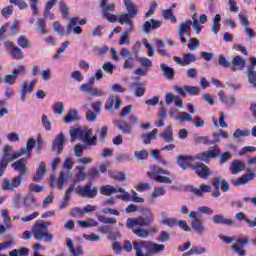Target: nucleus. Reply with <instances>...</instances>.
Returning <instances> with one entry per match:
<instances>
[{
  "label": "nucleus",
  "instance_id": "f257e3e1",
  "mask_svg": "<svg viewBox=\"0 0 256 256\" xmlns=\"http://www.w3.org/2000/svg\"><path fill=\"white\" fill-rule=\"evenodd\" d=\"M143 215L136 218H127L126 227L131 229L132 233L140 239H149L151 232L145 227H149L153 221H155V215L151 212V209L145 207L142 208Z\"/></svg>",
  "mask_w": 256,
  "mask_h": 256
},
{
  "label": "nucleus",
  "instance_id": "f03ea898",
  "mask_svg": "<svg viewBox=\"0 0 256 256\" xmlns=\"http://www.w3.org/2000/svg\"><path fill=\"white\" fill-rule=\"evenodd\" d=\"M135 256H153L155 253L165 251V245L153 243L147 240L133 241Z\"/></svg>",
  "mask_w": 256,
  "mask_h": 256
},
{
  "label": "nucleus",
  "instance_id": "7ed1b4c3",
  "mask_svg": "<svg viewBox=\"0 0 256 256\" xmlns=\"http://www.w3.org/2000/svg\"><path fill=\"white\" fill-rule=\"evenodd\" d=\"M23 155H25V148L15 151L10 145H5L3 148V154L0 158V177L5 175V171H7L9 163L15 161V159H19V157H23Z\"/></svg>",
  "mask_w": 256,
  "mask_h": 256
},
{
  "label": "nucleus",
  "instance_id": "20e7f679",
  "mask_svg": "<svg viewBox=\"0 0 256 256\" xmlns=\"http://www.w3.org/2000/svg\"><path fill=\"white\" fill-rule=\"evenodd\" d=\"M151 169H153V171L148 172V177H150V179H154V181H157V183H164L166 185H171V183H173L171 178L163 176L171 175L169 170H165L159 166H151Z\"/></svg>",
  "mask_w": 256,
  "mask_h": 256
},
{
  "label": "nucleus",
  "instance_id": "39448f33",
  "mask_svg": "<svg viewBox=\"0 0 256 256\" xmlns=\"http://www.w3.org/2000/svg\"><path fill=\"white\" fill-rule=\"evenodd\" d=\"M95 84V77L90 76L88 83L81 84L79 87V90L82 93H87L88 95H91L92 97H104L105 91L103 89L93 87Z\"/></svg>",
  "mask_w": 256,
  "mask_h": 256
},
{
  "label": "nucleus",
  "instance_id": "423d86ee",
  "mask_svg": "<svg viewBox=\"0 0 256 256\" xmlns=\"http://www.w3.org/2000/svg\"><path fill=\"white\" fill-rule=\"evenodd\" d=\"M48 227H51V222L45 220H37L32 227V235L38 241H41L47 235Z\"/></svg>",
  "mask_w": 256,
  "mask_h": 256
},
{
  "label": "nucleus",
  "instance_id": "0eeeda50",
  "mask_svg": "<svg viewBox=\"0 0 256 256\" xmlns=\"http://www.w3.org/2000/svg\"><path fill=\"white\" fill-rule=\"evenodd\" d=\"M63 169H66L68 172L64 171L60 172V176L57 181V189H63L65 187V183H67V179H69V171L73 169V161L70 158H66L62 164Z\"/></svg>",
  "mask_w": 256,
  "mask_h": 256
},
{
  "label": "nucleus",
  "instance_id": "6e6552de",
  "mask_svg": "<svg viewBox=\"0 0 256 256\" xmlns=\"http://www.w3.org/2000/svg\"><path fill=\"white\" fill-rule=\"evenodd\" d=\"M217 155H221V149L218 145H215L213 150L198 153L194 156V159L203 161L204 163H209V159H215Z\"/></svg>",
  "mask_w": 256,
  "mask_h": 256
},
{
  "label": "nucleus",
  "instance_id": "1a4fd4ad",
  "mask_svg": "<svg viewBox=\"0 0 256 256\" xmlns=\"http://www.w3.org/2000/svg\"><path fill=\"white\" fill-rule=\"evenodd\" d=\"M23 183L21 175L15 176L13 179L5 178L1 183V189L3 191H15Z\"/></svg>",
  "mask_w": 256,
  "mask_h": 256
},
{
  "label": "nucleus",
  "instance_id": "9d476101",
  "mask_svg": "<svg viewBox=\"0 0 256 256\" xmlns=\"http://www.w3.org/2000/svg\"><path fill=\"white\" fill-rule=\"evenodd\" d=\"M188 217L190 219H193L191 222L192 229L197 233L198 235H203L207 231V228H205V225H203V221L197 217V212L190 211Z\"/></svg>",
  "mask_w": 256,
  "mask_h": 256
},
{
  "label": "nucleus",
  "instance_id": "9b49d317",
  "mask_svg": "<svg viewBox=\"0 0 256 256\" xmlns=\"http://www.w3.org/2000/svg\"><path fill=\"white\" fill-rule=\"evenodd\" d=\"M4 47L7 49V51H9L12 59H17L18 61H20L25 56L23 50L15 45V42L6 41L4 43Z\"/></svg>",
  "mask_w": 256,
  "mask_h": 256
},
{
  "label": "nucleus",
  "instance_id": "f8f14e48",
  "mask_svg": "<svg viewBox=\"0 0 256 256\" xmlns=\"http://www.w3.org/2000/svg\"><path fill=\"white\" fill-rule=\"evenodd\" d=\"M35 83H37L36 80H32L31 82L24 80L22 82L20 86V101L22 103H25V99L27 98V93H33V89H35Z\"/></svg>",
  "mask_w": 256,
  "mask_h": 256
},
{
  "label": "nucleus",
  "instance_id": "ddd939ff",
  "mask_svg": "<svg viewBox=\"0 0 256 256\" xmlns=\"http://www.w3.org/2000/svg\"><path fill=\"white\" fill-rule=\"evenodd\" d=\"M92 184H88L86 186H79L78 187V195H81V197H86L87 199H93L97 197V187L91 188Z\"/></svg>",
  "mask_w": 256,
  "mask_h": 256
},
{
  "label": "nucleus",
  "instance_id": "4468645a",
  "mask_svg": "<svg viewBox=\"0 0 256 256\" xmlns=\"http://www.w3.org/2000/svg\"><path fill=\"white\" fill-rule=\"evenodd\" d=\"M66 246L68 247L70 256H83L85 254L83 247L79 244L75 245V241L71 238L66 240Z\"/></svg>",
  "mask_w": 256,
  "mask_h": 256
},
{
  "label": "nucleus",
  "instance_id": "2eb2a0df",
  "mask_svg": "<svg viewBox=\"0 0 256 256\" xmlns=\"http://www.w3.org/2000/svg\"><path fill=\"white\" fill-rule=\"evenodd\" d=\"M192 170L195 171L196 175H198L200 179H208L211 175V169H209V167L203 163L195 164L192 166Z\"/></svg>",
  "mask_w": 256,
  "mask_h": 256
},
{
  "label": "nucleus",
  "instance_id": "dca6fc26",
  "mask_svg": "<svg viewBox=\"0 0 256 256\" xmlns=\"http://www.w3.org/2000/svg\"><path fill=\"white\" fill-rule=\"evenodd\" d=\"M211 189H213V187L207 184H202L198 188L195 186L187 187V191H189V193H193L196 197H203L205 193H211Z\"/></svg>",
  "mask_w": 256,
  "mask_h": 256
},
{
  "label": "nucleus",
  "instance_id": "f3484780",
  "mask_svg": "<svg viewBox=\"0 0 256 256\" xmlns=\"http://www.w3.org/2000/svg\"><path fill=\"white\" fill-rule=\"evenodd\" d=\"M247 243H249V237L239 238L236 241V244L231 246V250L237 253L239 256H245L247 255V252L245 249H243V247H245Z\"/></svg>",
  "mask_w": 256,
  "mask_h": 256
},
{
  "label": "nucleus",
  "instance_id": "a211bd4d",
  "mask_svg": "<svg viewBox=\"0 0 256 256\" xmlns=\"http://www.w3.org/2000/svg\"><path fill=\"white\" fill-rule=\"evenodd\" d=\"M83 143L88 146H95L97 145V135L93 136V130L84 128V132L82 134Z\"/></svg>",
  "mask_w": 256,
  "mask_h": 256
},
{
  "label": "nucleus",
  "instance_id": "6ab92c4d",
  "mask_svg": "<svg viewBox=\"0 0 256 256\" xmlns=\"http://www.w3.org/2000/svg\"><path fill=\"white\" fill-rule=\"evenodd\" d=\"M27 156L25 158L19 159L12 164L14 171H19V175L23 179V176L27 173Z\"/></svg>",
  "mask_w": 256,
  "mask_h": 256
},
{
  "label": "nucleus",
  "instance_id": "aec40b11",
  "mask_svg": "<svg viewBox=\"0 0 256 256\" xmlns=\"http://www.w3.org/2000/svg\"><path fill=\"white\" fill-rule=\"evenodd\" d=\"M193 161H194V158L192 156L179 155L177 157V164L182 169H188V167H190V169H193V167L195 165V164H193Z\"/></svg>",
  "mask_w": 256,
  "mask_h": 256
},
{
  "label": "nucleus",
  "instance_id": "412c9836",
  "mask_svg": "<svg viewBox=\"0 0 256 256\" xmlns=\"http://www.w3.org/2000/svg\"><path fill=\"white\" fill-rule=\"evenodd\" d=\"M113 107L117 110L121 109V99L117 96L110 95L105 103V109L106 111H111Z\"/></svg>",
  "mask_w": 256,
  "mask_h": 256
},
{
  "label": "nucleus",
  "instance_id": "4be33fe9",
  "mask_svg": "<svg viewBox=\"0 0 256 256\" xmlns=\"http://www.w3.org/2000/svg\"><path fill=\"white\" fill-rule=\"evenodd\" d=\"M188 31H191V20H186L184 23H181L178 29V35L182 43H187L185 34L188 33Z\"/></svg>",
  "mask_w": 256,
  "mask_h": 256
},
{
  "label": "nucleus",
  "instance_id": "5701e85b",
  "mask_svg": "<svg viewBox=\"0 0 256 256\" xmlns=\"http://www.w3.org/2000/svg\"><path fill=\"white\" fill-rule=\"evenodd\" d=\"M65 143V136L60 133L52 144V151H56V155H59L63 151V145Z\"/></svg>",
  "mask_w": 256,
  "mask_h": 256
},
{
  "label": "nucleus",
  "instance_id": "b1692460",
  "mask_svg": "<svg viewBox=\"0 0 256 256\" xmlns=\"http://www.w3.org/2000/svg\"><path fill=\"white\" fill-rule=\"evenodd\" d=\"M230 69L233 73H235V71H243V69H245V60H243V57L235 56L232 60Z\"/></svg>",
  "mask_w": 256,
  "mask_h": 256
},
{
  "label": "nucleus",
  "instance_id": "393cba45",
  "mask_svg": "<svg viewBox=\"0 0 256 256\" xmlns=\"http://www.w3.org/2000/svg\"><path fill=\"white\" fill-rule=\"evenodd\" d=\"M218 97L220 99V102L226 105V107H233L237 100L234 96H227L223 90L218 92Z\"/></svg>",
  "mask_w": 256,
  "mask_h": 256
},
{
  "label": "nucleus",
  "instance_id": "a878e982",
  "mask_svg": "<svg viewBox=\"0 0 256 256\" xmlns=\"http://www.w3.org/2000/svg\"><path fill=\"white\" fill-rule=\"evenodd\" d=\"M212 221L215 225H227L228 227H232L235 224V220L227 219L219 214L212 216Z\"/></svg>",
  "mask_w": 256,
  "mask_h": 256
},
{
  "label": "nucleus",
  "instance_id": "bb28decb",
  "mask_svg": "<svg viewBox=\"0 0 256 256\" xmlns=\"http://www.w3.org/2000/svg\"><path fill=\"white\" fill-rule=\"evenodd\" d=\"M76 184H72L68 187L64 194L63 201L60 203L59 209H67L69 207V199H71V193L75 190Z\"/></svg>",
  "mask_w": 256,
  "mask_h": 256
},
{
  "label": "nucleus",
  "instance_id": "cd10ccee",
  "mask_svg": "<svg viewBox=\"0 0 256 256\" xmlns=\"http://www.w3.org/2000/svg\"><path fill=\"white\" fill-rule=\"evenodd\" d=\"M114 125H116L118 127V129L121 130L122 133H124L126 135L131 134V132L133 131V126H131V124H129L125 120H116L114 122Z\"/></svg>",
  "mask_w": 256,
  "mask_h": 256
},
{
  "label": "nucleus",
  "instance_id": "c85d7f7f",
  "mask_svg": "<svg viewBox=\"0 0 256 256\" xmlns=\"http://www.w3.org/2000/svg\"><path fill=\"white\" fill-rule=\"evenodd\" d=\"M159 27H161V21L150 19V21H146L143 24L142 32L149 33L150 29L155 30V29H159Z\"/></svg>",
  "mask_w": 256,
  "mask_h": 256
},
{
  "label": "nucleus",
  "instance_id": "c756f323",
  "mask_svg": "<svg viewBox=\"0 0 256 256\" xmlns=\"http://www.w3.org/2000/svg\"><path fill=\"white\" fill-rule=\"evenodd\" d=\"M230 171L232 175H237V173H241V171H245V163L241 160H234L230 164Z\"/></svg>",
  "mask_w": 256,
  "mask_h": 256
},
{
  "label": "nucleus",
  "instance_id": "7c9ffc66",
  "mask_svg": "<svg viewBox=\"0 0 256 256\" xmlns=\"http://www.w3.org/2000/svg\"><path fill=\"white\" fill-rule=\"evenodd\" d=\"M46 171L47 166H45V162H41L34 176V181H36V183H40V181H43V179H45Z\"/></svg>",
  "mask_w": 256,
  "mask_h": 256
},
{
  "label": "nucleus",
  "instance_id": "2f4dec72",
  "mask_svg": "<svg viewBox=\"0 0 256 256\" xmlns=\"http://www.w3.org/2000/svg\"><path fill=\"white\" fill-rule=\"evenodd\" d=\"M124 5L127 10V15H130V17H137V6H135V3L131 0H124Z\"/></svg>",
  "mask_w": 256,
  "mask_h": 256
},
{
  "label": "nucleus",
  "instance_id": "473e14b6",
  "mask_svg": "<svg viewBox=\"0 0 256 256\" xmlns=\"http://www.w3.org/2000/svg\"><path fill=\"white\" fill-rule=\"evenodd\" d=\"M160 137L166 141V143H172L173 141V127L167 126Z\"/></svg>",
  "mask_w": 256,
  "mask_h": 256
},
{
  "label": "nucleus",
  "instance_id": "72a5a7b5",
  "mask_svg": "<svg viewBox=\"0 0 256 256\" xmlns=\"http://www.w3.org/2000/svg\"><path fill=\"white\" fill-rule=\"evenodd\" d=\"M77 223L82 229H87L89 227H97V225H99V223L93 218H90L86 221L78 220Z\"/></svg>",
  "mask_w": 256,
  "mask_h": 256
},
{
  "label": "nucleus",
  "instance_id": "f704fd0d",
  "mask_svg": "<svg viewBox=\"0 0 256 256\" xmlns=\"http://www.w3.org/2000/svg\"><path fill=\"white\" fill-rule=\"evenodd\" d=\"M248 83L256 89V70L253 67L247 68Z\"/></svg>",
  "mask_w": 256,
  "mask_h": 256
},
{
  "label": "nucleus",
  "instance_id": "c9c22d12",
  "mask_svg": "<svg viewBox=\"0 0 256 256\" xmlns=\"http://www.w3.org/2000/svg\"><path fill=\"white\" fill-rule=\"evenodd\" d=\"M157 133H159L158 129H154L153 131L147 133V134H142L141 139L145 145H149L151 143L152 139H155Z\"/></svg>",
  "mask_w": 256,
  "mask_h": 256
},
{
  "label": "nucleus",
  "instance_id": "e433bc0d",
  "mask_svg": "<svg viewBox=\"0 0 256 256\" xmlns=\"http://www.w3.org/2000/svg\"><path fill=\"white\" fill-rule=\"evenodd\" d=\"M79 119V112L76 109L70 110L64 118V123H73Z\"/></svg>",
  "mask_w": 256,
  "mask_h": 256
},
{
  "label": "nucleus",
  "instance_id": "4c0bfd02",
  "mask_svg": "<svg viewBox=\"0 0 256 256\" xmlns=\"http://www.w3.org/2000/svg\"><path fill=\"white\" fill-rule=\"evenodd\" d=\"M193 139H194V143H196V145H211V139H209V137L207 136H200V135H197L195 134L193 136Z\"/></svg>",
  "mask_w": 256,
  "mask_h": 256
},
{
  "label": "nucleus",
  "instance_id": "58836bf2",
  "mask_svg": "<svg viewBox=\"0 0 256 256\" xmlns=\"http://www.w3.org/2000/svg\"><path fill=\"white\" fill-rule=\"evenodd\" d=\"M118 22L120 25H133V16L123 13L119 15Z\"/></svg>",
  "mask_w": 256,
  "mask_h": 256
},
{
  "label": "nucleus",
  "instance_id": "ea45409f",
  "mask_svg": "<svg viewBox=\"0 0 256 256\" xmlns=\"http://www.w3.org/2000/svg\"><path fill=\"white\" fill-rule=\"evenodd\" d=\"M160 69H161V71H163V73H164L165 77H167V79H173V77H175V70H173V68L167 66V64H161Z\"/></svg>",
  "mask_w": 256,
  "mask_h": 256
},
{
  "label": "nucleus",
  "instance_id": "a19ab883",
  "mask_svg": "<svg viewBox=\"0 0 256 256\" xmlns=\"http://www.w3.org/2000/svg\"><path fill=\"white\" fill-rule=\"evenodd\" d=\"M101 195H106L107 197H111L113 193H117V188L111 185H105L100 189Z\"/></svg>",
  "mask_w": 256,
  "mask_h": 256
},
{
  "label": "nucleus",
  "instance_id": "79ce46f5",
  "mask_svg": "<svg viewBox=\"0 0 256 256\" xmlns=\"http://www.w3.org/2000/svg\"><path fill=\"white\" fill-rule=\"evenodd\" d=\"M35 143H37V141L34 138L28 139L26 143V148H25L26 159H29V157H31V151H33V147H35Z\"/></svg>",
  "mask_w": 256,
  "mask_h": 256
},
{
  "label": "nucleus",
  "instance_id": "37998d69",
  "mask_svg": "<svg viewBox=\"0 0 256 256\" xmlns=\"http://www.w3.org/2000/svg\"><path fill=\"white\" fill-rule=\"evenodd\" d=\"M163 18L166 21H171V23H177V17L173 15V8H169L163 11Z\"/></svg>",
  "mask_w": 256,
  "mask_h": 256
},
{
  "label": "nucleus",
  "instance_id": "c03bdc74",
  "mask_svg": "<svg viewBox=\"0 0 256 256\" xmlns=\"http://www.w3.org/2000/svg\"><path fill=\"white\" fill-rule=\"evenodd\" d=\"M85 129L82 128H71L70 129V137L71 141H75L78 137H83Z\"/></svg>",
  "mask_w": 256,
  "mask_h": 256
},
{
  "label": "nucleus",
  "instance_id": "a18cd8bd",
  "mask_svg": "<svg viewBox=\"0 0 256 256\" xmlns=\"http://www.w3.org/2000/svg\"><path fill=\"white\" fill-rule=\"evenodd\" d=\"M134 157L137 161H147L149 159V152L147 150L135 151Z\"/></svg>",
  "mask_w": 256,
  "mask_h": 256
},
{
  "label": "nucleus",
  "instance_id": "49530a36",
  "mask_svg": "<svg viewBox=\"0 0 256 256\" xmlns=\"http://www.w3.org/2000/svg\"><path fill=\"white\" fill-rule=\"evenodd\" d=\"M107 1L108 0H101L100 7L102 9L103 15H105L106 13H109V11H115V4L107 5Z\"/></svg>",
  "mask_w": 256,
  "mask_h": 256
},
{
  "label": "nucleus",
  "instance_id": "de8ad7c7",
  "mask_svg": "<svg viewBox=\"0 0 256 256\" xmlns=\"http://www.w3.org/2000/svg\"><path fill=\"white\" fill-rule=\"evenodd\" d=\"M116 161L117 163L133 161V156H131V154L128 153H118L116 155Z\"/></svg>",
  "mask_w": 256,
  "mask_h": 256
},
{
  "label": "nucleus",
  "instance_id": "09e8293b",
  "mask_svg": "<svg viewBox=\"0 0 256 256\" xmlns=\"http://www.w3.org/2000/svg\"><path fill=\"white\" fill-rule=\"evenodd\" d=\"M221 181H223V177L221 176L214 178L213 186L216 190L212 193V197H219L221 195V191H219Z\"/></svg>",
  "mask_w": 256,
  "mask_h": 256
},
{
  "label": "nucleus",
  "instance_id": "8fccbe9b",
  "mask_svg": "<svg viewBox=\"0 0 256 256\" xmlns=\"http://www.w3.org/2000/svg\"><path fill=\"white\" fill-rule=\"evenodd\" d=\"M10 256H28L29 255V249L22 247L20 249H14L9 252Z\"/></svg>",
  "mask_w": 256,
  "mask_h": 256
},
{
  "label": "nucleus",
  "instance_id": "3c124183",
  "mask_svg": "<svg viewBox=\"0 0 256 256\" xmlns=\"http://www.w3.org/2000/svg\"><path fill=\"white\" fill-rule=\"evenodd\" d=\"M36 27H38L40 33L42 35H47V24L45 23V19L43 18H38L36 22Z\"/></svg>",
  "mask_w": 256,
  "mask_h": 256
},
{
  "label": "nucleus",
  "instance_id": "603ef678",
  "mask_svg": "<svg viewBox=\"0 0 256 256\" xmlns=\"http://www.w3.org/2000/svg\"><path fill=\"white\" fill-rule=\"evenodd\" d=\"M17 41L18 45H20L22 49H29V47H31V42L24 35L19 36Z\"/></svg>",
  "mask_w": 256,
  "mask_h": 256
},
{
  "label": "nucleus",
  "instance_id": "864d4df0",
  "mask_svg": "<svg viewBox=\"0 0 256 256\" xmlns=\"http://www.w3.org/2000/svg\"><path fill=\"white\" fill-rule=\"evenodd\" d=\"M53 112L56 115H63L65 113V104L63 102H56L53 106Z\"/></svg>",
  "mask_w": 256,
  "mask_h": 256
},
{
  "label": "nucleus",
  "instance_id": "5fc2aeb1",
  "mask_svg": "<svg viewBox=\"0 0 256 256\" xmlns=\"http://www.w3.org/2000/svg\"><path fill=\"white\" fill-rule=\"evenodd\" d=\"M53 31H55L58 35H67V31H65V28L59 23V21H56L52 25Z\"/></svg>",
  "mask_w": 256,
  "mask_h": 256
},
{
  "label": "nucleus",
  "instance_id": "6e6d98bb",
  "mask_svg": "<svg viewBox=\"0 0 256 256\" xmlns=\"http://www.w3.org/2000/svg\"><path fill=\"white\" fill-rule=\"evenodd\" d=\"M137 60L139 61L140 65L144 67V69H149V67H153V62L149 58H143L140 56H136Z\"/></svg>",
  "mask_w": 256,
  "mask_h": 256
},
{
  "label": "nucleus",
  "instance_id": "4d7b16f0",
  "mask_svg": "<svg viewBox=\"0 0 256 256\" xmlns=\"http://www.w3.org/2000/svg\"><path fill=\"white\" fill-rule=\"evenodd\" d=\"M178 121H180V123H185L186 121H188V123H192L193 116L189 112H180Z\"/></svg>",
  "mask_w": 256,
  "mask_h": 256
},
{
  "label": "nucleus",
  "instance_id": "13d9d810",
  "mask_svg": "<svg viewBox=\"0 0 256 256\" xmlns=\"http://www.w3.org/2000/svg\"><path fill=\"white\" fill-rule=\"evenodd\" d=\"M108 129L109 128L107 126H103L102 128H97L96 129V133L98 134L100 141H105V139H107Z\"/></svg>",
  "mask_w": 256,
  "mask_h": 256
},
{
  "label": "nucleus",
  "instance_id": "bf43d9fd",
  "mask_svg": "<svg viewBox=\"0 0 256 256\" xmlns=\"http://www.w3.org/2000/svg\"><path fill=\"white\" fill-rule=\"evenodd\" d=\"M197 61V56L195 54L187 53L184 54V65H191V63H195Z\"/></svg>",
  "mask_w": 256,
  "mask_h": 256
},
{
  "label": "nucleus",
  "instance_id": "052dcab7",
  "mask_svg": "<svg viewBox=\"0 0 256 256\" xmlns=\"http://www.w3.org/2000/svg\"><path fill=\"white\" fill-rule=\"evenodd\" d=\"M249 135H251L249 130H241L239 128L233 133L234 139H239V137H249Z\"/></svg>",
  "mask_w": 256,
  "mask_h": 256
},
{
  "label": "nucleus",
  "instance_id": "680f3d73",
  "mask_svg": "<svg viewBox=\"0 0 256 256\" xmlns=\"http://www.w3.org/2000/svg\"><path fill=\"white\" fill-rule=\"evenodd\" d=\"M79 25V18L78 17H74L70 20L69 24L66 26V33L67 35H69V33H71V29H73V27H77Z\"/></svg>",
  "mask_w": 256,
  "mask_h": 256
},
{
  "label": "nucleus",
  "instance_id": "e2e57ef3",
  "mask_svg": "<svg viewBox=\"0 0 256 256\" xmlns=\"http://www.w3.org/2000/svg\"><path fill=\"white\" fill-rule=\"evenodd\" d=\"M76 170L78 171V173L76 174L77 181H85V179H87V174H85V168L77 166Z\"/></svg>",
  "mask_w": 256,
  "mask_h": 256
},
{
  "label": "nucleus",
  "instance_id": "0e129e2a",
  "mask_svg": "<svg viewBox=\"0 0 256 256\" xmlns=\"http://www.w3.org/2000/svg\"><path fill=\"white\" fill-rule=\"evenodd\" d=\"M185 90L189 95H199L201 93L199 86H185Z\"/></svg>",
  "mask_w": 256,
  "mask_h": 256
},
{
  "label": "nucleus",
  "instance_id": "69168bd1",
  "mask_svg": "<svg viewBox=\"0 0 256 256\" xmlns=\"http://www.w3.org/2000/svg\"><path fill=\"white\" fill-rule=\"evenodd\" d=\"M112 179H116V181H126L127 180V174L124 172H112L111 173Z\"/></svg>",
  "mask_w": 256,
  "mask_h": 256
},
{
  "label": "nucleus",
  "instance_id": "338daca9",
  "mask_svg": "<svg viewBox=\"0 0 256 256\" xmlns=\"http://www.w3.org/2000/svg\"><path fill=\"white\" fill-rule=\"evenodd\" d=\"M70 217H78V218L84 217L83 210L79 207L71 208Z\"/></svg>",
  "mask_w": 256,
  "mask_h": 256
},
{
  "label": "nucleus",
  "instance_id": "774afa93",
  "mask_svg": "<svg viewBox=\"0 0 256 256\" xmlns=\"http://www.w3.org/2000/svg\"><path fill=\"white\" fill-rule=\"evenodd\" d=\"M163 225H167L168 227H177V219L176 218H164L162 219Z\"/></svg>",
  "mask_w": 256,
  "mask_h": 256
}]
</instances>
